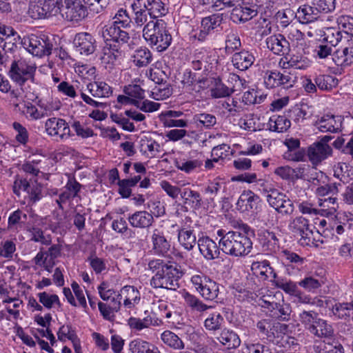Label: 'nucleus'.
<instances>
[{
  "instance_id": "obj_2",
  "label": "nucleus",
  "mask_w": 353,
  "mask_h": 353,
  "mask_svg": "<svg viewBox=\"0 0 353 353\" xmlns=\"http://www.w3.org/2000/svg\"><path fill=\"white\" fill-rule=\"evenodd\" d=\"M143 37L157 51L166 50L172 41V36L166 23L161 19L150 20L143 28Z\"/></svg>"
},
{
  "instance_id": "obj_15",
  "label": "nucleus",
  "mask_w": 353,
  "mask_h": 353,
  "mask_svg": "<svg viewBox=\"0 0 353 353\" xmlns=\"http://www.w3.org/2000/svg\"><path fill=\"white\" fill-rule=\"evenodd\" d=\"M267 47L275 54H285L290 50V44L281 34L272 35L266 39Z\"/></svg>"
},
{
  "instance_id": "obj_49",
  "label": "nucleus",
  "mask_w": 353,
  "mask_h": 353,
  "mask_svg": "<svg viewBox=\"0 0 353 353\" xmlns=\"http://www.w3.org/2000/svg\"><path fill=\"white\" fill-rule=\"evenodd\" d=\"M317 188L315 190V194L318 196H325L329 194L332 195L336 194L339 192V187L341 186V183H333L330 184L316 185Z\"/></svg>"
},
{
  "instance_id": "obj_5",
  "label": "nucleus",
  "mask_w": 353,
  "mask_h": 353,
  "mask_svg": "<svg viewBox=\"0 0 353 353\" xmlns=\"http://www.w3.org/2000/svg\"><path fill=\"white\" fill-rule=\"evenodd\" d=\"M63 6V0H39L30 5L28 12L33 19L46 18L60 13Z\"/></svg>"
},
{
  "instance_id": "obj_46",
  "label": "nucleus",
  "mask_w": 353,
  "mask_h": 353,
  "mask_svg": "<svg viewBox=\"0 0 353 353\" xmlns=\"http://www.w3.org/2000/svg\"><path fill=\"white\" fill-rule=\"evenodd\" d=\"M274 285L283 290L285 293L294 295L299 293V289L296 284L292 281H287L284 279L277 278L273 281Z\"/></svg>"
},
{
  "instance_id": "obj_28",
  "label": "nucleus",
  "mask_w": 353,
  "mask_h": 353,
  "mask_svg": "<svg viewBox=\"0 0 353 353\" xmlns=\"http://www.w3.org/2000/svg\"><path fill=\"white\" fill-rule=\"evenodd\" d=\"M254 61V56L248 51L236 52L232 59L234 66L241 71L248 69Z\"/></svg>"
},
{
  "instance_id": "obj_52",
  "label": "nucleus",
  "mask_w": 353,
  "mask_h": 353,
  "mask_svg": "<svg viewBox=\"0 0 353 353\" xmlns=\"http://www.w3.org/2000/svg\"><path fill=\"white\" fill-rule=\"evenodd\" d=\"M113 23L121 28H125L132 23V18L129 16L126 10L119 9L113 17Z\"/></svg>"
},
{
  "instance_id": "obj_33",
  "label": "nucleus",
  "mask_w": 353,
  "mask_h": 353,
  "mask_svg": "<svg viewBox=\"0 0 353 353\" xmlns=\"http://www.w3.org/2000/svg\"><path fill=\"white\" fill-rule=\"evenodd\" d=\"M217 340L228 348H236L241 344V340L237 334L234 332L224 329L221 331Z\"/></svg>"
},
{
  "instance_id": "obj_38",
  "label": "nucleus",
  "mask_w": 353,
  "mask_h": 353,
  "mask_svg": "<svg viewBox=\"0 0 353 353\" xmlns=\"http://www.w3.org/2000/svg\"><path fill=\"white\" fill-rule=\"evenodd\" d=\"M132 58L134 63L138 67H145L152 60V53L146 48H141L137 50Z\"/></svg>"
},
{
  "instance_id": "obj_42",
  "label": "nucleus",
  "mask_w": 353,
  "mask_h": 353,
  "mask_svg": "<svg viewBox=\"0 0 353 353\" xmlns=\"http://www.w3.org/2000/svg\"><path fill=\"white\" fill-rule=\"evenodd\" d=\"M234 91L233 88L226 86L218 79L215 80L214 85L210 90V95L215 99L226 97L233 93Z\"/></svg>"
},
{
  "instance_id": "obj_37",
  "label": "nucleus",
  "mask_w": 353,
  "mask_h": 353,
  "mask_svg": "<svg viewBox=\"0 0 353 353\" xmlns=\"http://www.w3.org/2000/svg\"><path fill=\"white\" fill-rule=\"evenodd\" d=\"M185 303L189 307L191 308L192 311L199 313H203L209 309L212 308L211 305L205 304L201 300L194 295H192L188 292H185L183 294Z\"/></svg>"
},
{
  "instance_id": "obj_22",
  "label": "nucleus",
  "mask_w": 353,
  "mask_h": 353,
  "mask_svg": "<svg viewBox=\"0 0 353 353\" xmlns=\"http://www.w3.org/2000/svg\"><path fill=\"white\" fill-rule=\"evenodd\" d=\"M152 250L157 254L165 255L170 248V242L166 239L162 231L154 230L151 236Z\"/></svg>"
},
{
  "instance_id": "obj_19",
  "label": "nucleus",
  "mask_w": 353,
  "mask_h": 353,
  "mask_svg": "<svg viewBox=\"0 0 353 353\" xmlns=\"http://www.w3.org/2000/svg\"><path fill=\"white\" fill-rule=\"evenodd\" d=\"M222 20V15L219 14H212L203 18L201 21V30L197 36L198 39L203 41L211 30L221 25Z\"/></svg>"
},
{
  "instance_id": "obj_29",
  "label": "nucleus",
  "mask_w": 353,
  "mask_h": 353,
  "mask_svg": "<svg viewBox=\"0 0 353 353\" xmlns=\"http://www.w3.org/2000/svg\"><path fill=\"white\" fill-rule=\"evenodd\" d=\"M251 269L254 274L265 280L270 276H272L274 279L277 277L276 273L270 265L269 261L266 260L252 263Z\"/></svg>"
},
{
  "instance_id": "obj_34",
  "label": "nucleus",
  "mask_w": 353,
  "mask_h": 353,
  "mask_svg": "<svg viewBox=\"0 0 353 353\" xmlns=\"http://www.w3.org/2000/svg\"><path fill=\"white\" fill-rule=\"evenodd\" d=\"M279 65L283 69H289L291 68L304 69L306 67V63L301 57L287 54L280 59Z\"/></svg>"
},
{
  "instance_id": "obj_51",
  "label": "nucleus",
  "mask_w": 353,
  "mask_h": 353,
  "mask_svg": "<svg viewBox=\"0 0 353 353\" xmlns=\"http://www.w3.org/2000/svg\"><path fill=\"white\" fill-rule=\"evenodd\" d=\"M332 311L334 314L338 316L339 318L350 316L352 314H353V303H336L333 306Z\"/></svg>"
},
{
  "instance_id": "obj_55",
  "label": "nucleus",
  "mask_w": 353,
  "mask_h": 353,
  "mask_svg": "<svg viewBox=\"0 0 353 353\" xmlns=\"http://www.w3.org/2000/svg\"><path fill=\"white\" fill-rule=\"evenodd\" d=\"M323 281L312 276H306L299 282V286L304 288L307 292H314L321 287Z\"/></svg>"
},
{
  "instance_id": "obj_58",
  "label": "nucleus",
  "mask_w": 353,
  "mask_h": 353,
  "mask_svg": "<svg viewBox=\"0 0 353 353\" xmlns=\"http://www.w3.org/2000/svg\"><path fill=\"white\" fill-rule=\"evenodd\" d=\"M123 92L131 97L132 99H142L145 97V90L141 87V85L129 84L123 88Z\"/></svg>"
},
{
  "instance_id": "obj_6",
  "label": "nucleus",
  "mask_w": 353,
  "mask_h": 353,
  "mask_svg": "<svg viewBox=\"0 0 353 353\" xmlns=\"http://www.w3.org/2000/svg\"><path fill=\"white\" fill-rule=\"evenodd\" d=\"M290 227L294 232L301 236L299 239L301 245L318 246L315 242L312 227L309 223L308 219L303 216H296L291 221Z\"/></svg>"
},
{
  "instance_id": "obj_9",
  "label": "nucleus",
  "mask_w": 353,
  "mask_h": 353,
  "mask_svg": "<svg viewBox=\"0 0 353 353\" xmlns=\"http://www.w3.org/2000/svg\"><path fill=\"white\" fill-rule=\"evenodd\" d=\"M60 13L67 20L75 22L83 20L88 14L81 0H65Z\"/></svg>"
},
{
  "instance_id": "obj_43",
  "label": "nucleus",
  "mask_w": 353,
  "mask_h": 353,
  "mask_svg": "<svg viewBox=\"0 0 353 353\" xmlns=\"http://www.w3.org/2000/svg\"><path fill=\"white\" fill-rule=\"evenodd\" d=\"M338 79L332 75H319L315 79V83L321 90H331L338 85Z\"/></svg>"
},
{
  "instance_id": "obj_32",
  "label": "nucleus",
  "mask_w": 353,
  "mask_h": 353,
  "mask_svg": "<svg viewBox=\"0 0 353 353\" xmlns=\"http://www.w3.org/2000/svg\"><path fill=\"white\" fill-rule=\"evenodd\" d=\"M268 125L271 131L284 132L290 128L291 122L284 115H273L270 118Z\"/></svg>"
},
{
  "instance_id": "obj_41",
  "label": "nucleus",
  "mask_w": 353,
  "mask_h": 353,
  "mask_svg": "<svg viewBox=\"0 0 353 353\" xmlns=\"http://www.w3.org/2000/svg\"><path fill=\"white\" fill-rule=\"evenodd\" d=\"M324 40L325 43H328L331 47H336L339 44L342 45L347 41L343 32L334 28L327 30Z\"/></svg>"
},
{
  "instance_id": "obj_54",
  "label": "nucleus",
  "mask_w": 353,
  "mask_h": 353,
  "mask_svg": "<svg viewBox=\"0 0 353 353\" xmlns=\"http://www.w3.org/2000/svg\"><path fill=\"white\" fill-rule=\"evenodd\" d=\"M202 165V161L198 159L182 160L176 162V168L186 173H190Z\"/></svg>"
},
{
  "instance_id": "obj_44",
  "label": "nucleus",
  "mask_w": 353,
  "mask_h": 353,
  "mask_svg": "<svg viewBox=\"0 0 353 353\" xmlns=\"http://www.w3.org/2000/svg\"><path fill=\"white\" fill-rule=\"evenodd\" d=\"M319 206L321 207L322 214L332 216L337 211L339 203L336 197L330 196L325 199H321Z\"/></svg>"
},
{
  "instance_id": "obj_36",
  "label": "nucleus",
  "mask_w": 353,
  "mask_h": 353,
  "mask_svg": "<svg viewBox=\"0 0 353 353\" xmlns=\"http://www.w3.org/2000/svg\"><path fill=\"white\" fill-rule=\"evenodd\" d=\"M161 339L170 348L174 350H183L184 349L185 344L181 339L175 333L170 330L164 331L161 335Z\"/></svg>"
},
{
  "instance_id": "obj_53",
  "label": "nucleus",
  "mask_w": 353,
  "mask_h": 353,
  "mask_svg": "<svg viewBox=\"0 0 353 353\" xmlns=\"http://www.w3.org/2000/svg\"><path fill=\"white\" fill-rule=\"evenodd\" d=\"M287 330L288 326L285 324L272 321L270 332L268 334V339L270 341H273L275 338H279L285 334Z\"/></svg>"
},
{
  "instance_id": "obj_30",
  "label": "nucleus",
  "mask_w": 353,
  "mask_h": 353,
  "mask_svg": "<svg viewBox=\"0 0 353 353\" xmlns=\"http://www.w3.org/2000/svg\"><path fill=\"white\" fill-rule=\"evenodd\" d=\"M121 307L120 300L114 298L109 303L99 302L98 307L103 319L108 321H113L114 313L117 312Z\"/></svg>"
},
{
  "instance_id": "obj_23",
  "label": "nucleus",
  "mask_w": 353,
  "mask_h": 353,
  "mask_svg": "<svg viewBox=\"0 0 353 353\" xmlns=\"http://www.w3.org/2000/svg\"><path fill=\"white\" fill-rule=\"evenodd\" d=\"M89 93L94 98H108L112 94V88L105 81H94L87 85Z\"/></svg>"
},
{
  "instance_id": "obj_60",
  "label": "nucleus",
  "mask_w": 353,
  "mask_h": 353,
  "mask_svg": "<svg viewBox=\"0 0 353 353\" xmlns=\"http://www.w3.org/2000/svg\"><path fill=\"white\" fill-rule=\"evenodd\" d=\"M312 4L318 10L319 12L328 13L335 9V0H312Z\"/></svg>"
},
{
  "instance_id": "obj_26",
  "label": "nucleus",
  "mask_w": 353,
  "mask_h": 353,
  "mask_svg": "<svg viewBox=\"0 0 353 353\" xmlns=\"http://www.w3.org/2000/svg\"><path fill=\"white\" fill-rule=\"evenodd\" d=\"M128 221L134 228H147L152 225L154 218L146 211H138L128 217Z\"/></svg>"
},
{
  "instance_id": "obj_59",
  "label": "nucleus",
  "mask_w": 353,
  "mask_h": 353,
  "mask_svg": "<svg viewBox=\"0 0 353 353\" xmlns=\"http://www.w3.org/2000/svg\"><path fill=\"white\" fill-rule=\"evenodd\" d=\"M259 121V119L254 116V114H250L245 115L244 118L241 119L239 121V125L241 128L249 131H256L258 129V126L256 125V122Z\"/></svg>"
},
{
  "instance_id": "obj_35",
  "label": "nucleus",
  "mask_w": 353,
  "mask_h": 353,
  "mask_svg": "<svg viewBox=\"0 0 353 353\" xmlns=\"http://www.w3.org/2000/svg\"><path fill=\"white\" fill-rule=\"evenodd\" d=\"M192 123L197 128L211 129L216 123V117L206 112L196 114L192 117Z\"/></svg>"
},
{
  "instance_id": "obj_45",
  "label": "nucleus",
  "mask_w": 353,
  "mask_h": 353,
  "mask_svg": "<svg viewBox=\"0 0 353 353\" xmlns=\"http://www.w3.org/2000/svg\"><path fill=\"white\" fill-rule=\"evenodd\" d=\"M219 294V285L210 279L209 283H205L204 290L200 294L205 300L213 301L218 297Z\"/></svg>"
},
{
  "instance_id": "obj_31",
  "label": "nucleus",
  "mask_w": 353,
  "mask_h": 353,
  "mask_svg": "<svg viewBox=\"0 0 353 353\" xmlns=\"http://www.w3.org/2000/svg\"><path fill=\"white\" fill-rule=\"evenodd\" d=\"M310 332L318 337H324L325 340H330V336L333 334V329L325 321L318 319L314 325L310 327Z\"/></svg>"
},
{
  "instance_id": "obj_18",
  "label": "nucleus",
  "mask_w": 353,
  "mask_h": 353,
  "mask_svg": "<svg viewBox=\"0 0 353 353\" xmlns=\"http://www.w3.org/2000/svg\"><path fill=\"white\" fill-rule=\"evenodd\" d=\"M295 17L300 23L307 24L316 21L320 17V13L314 6L303 4L298 8Z\"/></svg>"
},
{
  "instance_id": "obj_8",
  "label": "nucleus",
  "mask_w": 353,
  "mask_h": 353,
  "mask_svg": "<svg viewBox=\"0 0 353 353\" xmlns=\"http://www.w3.org/2000/svg\"><path fill=\"white\" fill-rule=\"evenodd\" d=\"M274 299L275 296H268L263 299L262 307L268 309L274 318L288 321L292 312L290 304L285 303L283 299L279 302H276Z\"/></svg>"
},
{
  "instance_id": "obj_3",
  "label": "nucleus",
  "mask_w": 353,
  "mask_h": 353,
  "mask_svg": "<svg viewBox=\"0 0 353 353\" xmlns=\"http://www.w3.org/2000/svg\"><path fill=\"white\" fill-rule=\"evenodd\" d=\"M183 274L181 267L172 262L163 270V273L160 272L152 277L150 285L155 288L176 290L179 287V279Z\"/></svg>"
},
{
  "instance_id": "obj_20",
  "label": "nucleus",
  "mask_w": 353,
  "mask_h": 353,
  "mask_svg": "<svg viewBox=\"0 0 353 353\" xmlns=\"http://www.w3.org/2000/svg\"><path fill=\"white\" fill-rule=\"evenodd\" d=\"M258 12L255 6H236L231 12V19L234 23H244L256 16Z\"/></svg>"
},
{
  "instance_id": "obj_14",
  "label": "nucleus",
  "mask_w": 353,
  "mask_h": 353,
  "mask_svg": "<svg viewBox=\"0 0 353 353\" xmlns=\"http://www.w3.org/2000/svg\"><path fill=\"white\" fill-rule=\"evenodd\" d=\"M74 45L80 54H90L95 50L94 40L92 36L86 32L79 33L75 36Z\"/></svg>"
},
{
  "instance_id": "obj_10",
  "label": "nucleus",
  "mask_w": 353,
  "mask_h": 353,
  "mask_svg": "<svg viewBox=\"0 0 353 353\" xmlns=\"http://www.w3.org/2000/svg\"><path fill=\"white\" fill-rule=\"evenodd\" d=\"M332 148L323 142H316L307 148V157L314 165L320 163L328 157L331 156Z\"/></svg>"
},
{
  "instance_id": "obj_62",
  "label": "nucleus",
  "mask_w": 353,
  "mask_h": 353,
  "mask_svg": "<svg viewBox=\"0 0 353 353\" xmlns=\"http://www.w3.org/2000/svg\"><path fill=\"white\" fill-rule=\"evenodd\" d=\"M119 28H121L119 26L116 25L113 22L105 25L102 29V36L105 40L115 41L118 35Z\"/></svg>"
},
{
  "instance_id": "obj_16",
  "label": "nucleus",
  "mask_w": 353,
  "mask_h": 353,
  "mask_svg": "<svg viewBox=\"0 0 353 353\" xmlns=\"http://www.w3.org/2000/svg\"><path fill=\"white\" fill-rule=\"evenodd\" d=\"M260 198L251 190H244L240 195L236 205L242 212L254 210L257 208Z\"/></svg>"
},
{
  "instance_id": "obj_40",
  "label": "nucleus",
  "mask_w": 353,
  "mask_h": 353,
  "mask_svg": "<svg viewBox=\"0 0 353 353\" xmlns=\"http://www.w3.org/2000/svg\"><path fill=\"white\" fill-rule=\"evenodd\" d=\"M274 172L284 180L294 181L301 178V169H293L288 165L278 167Z\"/></svg>"
},
{
  "instance_id": "obj_7",
  "label": "nucleus",
  "mask_w": 353,
  "mask_h": 353,
  "mask_svg": "<svg viewBox=\"0 0 353 353\" xmlns=\"http://www.w3.org/2000/svg\"><path fill=\"white\" fill-rule=\"evenodd\" d=\"M45 131L48 135L55 137L57 141L67 140L71 135L68 123L64 119L57 117H52L46 120Z\"/></svg>"
},
{
  "instance_id": "obj_12",
  "label": "nucleus",
  "mask_w": 353,
  "mask_h": 353,
  "mask_svg": "<svg viewBox=\"0 0 353 353\" xmlns=\"http://www.w3.org/2000/svg\"><path fill=\"white\" fill-rule=\"evenodd\" d=\"M34 72L35 68L22 63L19 65L13 63L10 70L12 79L20 85L23 84L28 79L33 78Z\"/></svg>"
},
{
  "instance_id": "obj_17",
  "label": "nucleus",
  "mask_w": 353,
  "mask_h": 353,
  "mask_svg": "<svg viewBox=\"0 0 353 353\" xmlns=\"http://www.w3.org/2000/svg\"><path fill=\"white\" fill-rule=\"evenodd\" d=\"M131 8L133 12L132 23L137 26H145L150 20H154L153 18H150L149 12L140 0L134 1L131 5Z\"/></svg>"
},
{
  "instance_id": "obj_64",
  "label": "nucleus",
  "mask_w": 353,
  "mask_h": 353,
  "mask_svg": "<svg viewBox=\"0 0 353 353\" xmlns=\"http://www.w3.org/2000/svg\"><path fill=\"white\" fill-rule=\"evenodd\" d=\"M300 321L310 331V327L314 325L318 318V314L314 311H303L299 315Z\"/></svg>"
},
{
  "instance_id": "obj_63",
  "label": "nucleus",
  "mask_w": 353,
  "mask_h": 353,
  "mask_svg": "<svg viewBox=\"0 0 353 353\" xmlns=\"http://www.w3.org/2000/svg\"><path fill=\"white\" fill-rule=\"evenodd\" d=\"M110 118L114 123L121 125L124 130L128 132L134 131V125L128 118L124 117L121 114H112Z\"/></svg>"
},
{
  "instance_id": "obj_56",
  "label": "nucleus",
  "mask_w": 353,
  "mask_h": 353,
  "mask_svg": "<svg viewBox=\"0 0 353 353\" xmlns=\"http://www.w3.org/2000/svg\"><path fill=\"white\" fill-rule=\"evenodd\" d=\"M210 278L200 272L192 275L190 281L194 287L196 291L201 294L204 290L205 283H209Z\"/></svg>"
},
{
  "instance_id": "obj_11",
  "label": "nucleus",
  "mask_w": 353,
  "mask_h": 353,
  "mask_svg": "<svg viewBox=\"0 0 353 353\" xmlns=\"http://www.w3.org/2000/svg\"><path fill=\"white\" fill-rule=\"evenodd\" d=\"M314 125L322 132L336 133L341 130L342 119L340 116L325 114L318 119Z\"/></svg>"
},
{
  "instance_id": "obj_47",
  "label": "nucleus",
  "mask_w": 353,
  "mask_h": 353,
  "mask_svg": "<svg viewBox=\"0 0 353 353\" xmlns=\"http://www.w3.org/2000/svg\"><path fill=\"white\" fill-rule=\"evenodd\" d=\"M338 25L343 29V34L346 38V41L353 37V18L349 16H340L337 19Z\"/></svg>"
},
{
  "instance_id": "obj_1",
  "label": "nucleus",
  "mask_w": 353,
  "mask_h": 353,
  "mask_svg": "<svg viewBox=\"0 0 353 353\" xmlns=\"http://www.w3.org/2000/svg\"><path fill=\"white\" fill-rule=\"evenodd\" d=\"M217 235L221 237L219 247L225 254L242 257L248 255L252 250V241L245 232L219 230Z\"/></svg>"
},
{
  "instance_id": "obj_39",
  "label": "nucleus",
  "mask_w": 353,
  "mask_h": 353,
  "mask_svg": "<svg viewBox=\"0 0 353 353\" xmlns=\"http://www.w3.org/2000/svg\"><path fill=\"white\" fill-rule=\"evenodd\" d=\"M178 240L187 250H191L196 244V236L190 230L183 228L179 231Z\"/></svg>"
},
{
  "instance_id": "obj_48",
  "label": "nucleus",
  "mask_w": 353,
  "mask_h": 353,
  "mask_svg": "<svg viewBox=\"0 0 353 353\" xmlns=\"http://www.w3.org/2000/svg\"><path fill=\"white\" fill-rule=\"evenodd\" d=\"M223 318L219 312L210 314L204 321L205 327L210 331H216L221 327Z\"/></svg>"
},
{
  "instance_id": "obj_57",
  "label": "nucleus",
  "mask_w": 353,
  "mask_h": 353,
  "mask_svg": "<svg viewBox=\"0 0 353 353\" xmlns=\"http://www.w3.org/2000/svg\"><path fill=\"white\" fill-rule=\"evenodd\" d=\"M275 210L282 215L290 216L294 211V205L292 201L285 195Z\"/></svg>"
},
{
  "instance_id": "obj_61",
  "label": "nucleus",
  "mask_w": 353,
  "mask_h": 353,
  "mask_svg": "<svg viewBox=\"0 0 353 353\" xmlns=\"http://www.w3.org/2000/svg\"><path fill=\"white\" fill-rule=\"evenodd\" d=\"M283 264L305 263V259L295 252L284 250L281 253Z\"/></svg>"
},
{
  "instance_id": "obj_21",
  "label": "nucleus",
  "mask_w": 353,
  "mask_h": 353,
  "mask_svg": "<svg viewBox=\"0 0 353 353\" xmlns=\"http://www.w3.org/2000/svg\"><path fill=\"white\" fill-rule=\"evenodd\" d=\"M163 324V321L157 318H152L151 316H147L143 319L130 317L128 320V325L131 330L135 331H141L143 329L152 326H159Z\"/></svg>"
},
{
  "instance_id": "obj_25",
  "label": "nucleus",
  "mask_w": 353,
  "mask_h": 353,
  "mask_svg": "<svg viewBox=\"0 0 353 353\" xmlns=\"http://www.w3.org/2000/svg\"><path fill=\"white\" fill-rule=\"evenodd\" d=\"M123 298V304L128 308H132L140 299L139 292L133 286H124L117 295V299L120 300Z\"/></svg>"
},
{
  "instance_id": "obj_27",
  "label": "nucleus",
  "mask_w": 353,
  "mask_h": 353,
  "mask_svg": "<svg viewBox=\"0 0 353 353\" xmlns=\"http://www.w3.org/2000/svg\"><path fill=\"white\" fill-rule=\"evenodd\" d=\"M149 12L150 18H157L165 15L168 12L165 3L161 0H140Z\"/></svg>"
},
{
  "instance_id": "obj_13",
  "label": "nucleus",
  "mask_w": 353,
  "mask_h": 353,
  "mask_svg": "<svg viewBox=\"0 0 353 353\" xmlns=\"http://www.w3.org/2000/svg\"><path fill=\"white\" fill-rule=\"evenodd\" d=\"M197 243L201 254L207 260H213L219 257L221 248L209 237L199 238Z\"/></svg>"
},
{
  "instance_id": "obj_4",
  "label": "nucleus",
  "mask_w": 353,
  "mask_h": 353,
  "mask_svg": "<svg viewBox=\"0 0 353 353\" xmlns=\"http://www.w3.org/2000/svg\"><path fill=\"white\" fill-rule=\"evenodd\" d=\"M21 44L30 53L37 57L50 55L53 48L52 42L48 38L35 34L24 37Z\"/></svg>"
},
{
  "instance_id": "obj_24",
  "label": "nucleus",
  "mask_w": 353,
  "mask_h": 353,
  "mask_svg": "<svg viewBox=\"0 0 353 353\" xmlns=\"http://www.w3.org/2000/svg\"><path fill=\"white\" fill-rule=\"evenodd\" d=\"M332 56L333 61L338 66H349L353 64V46L338 48Z\"/></svg>"
},
{
  "instance_id": "obj_50",
  "label": "nucleus",
  "mask_w": 353,
  "mask_h": 353,
  "mask_svg": "<svg viewBox=\"0 0 353 353\" xmlns=\"http://www.w3.org/2000/svg\"><path fill=\"white\" fill-rule=\"evenodd\" d=\"M319 353H344V349L338 341L330 339L323 341Z\"/></svg>"
}]
</instances>
